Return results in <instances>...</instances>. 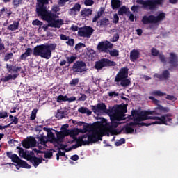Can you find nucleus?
<instances>
[{
  "instance_id": "nucleus-22",
  "label": "nucleus",
  "mask_w": 178,
  "mask_h": 178,
  "mask_svg": "<svg viewBox=\"0 0 178 178\" xmlns=\"http://www.w3.org/2000/svg\"><path fill=\"white\" fill-rule=\"evenodd\" d=\"M170 57H169V64L176 67L178 66V57L175 53H170Z\"/></svg>"
},
{
  "instance_id": "nucleus-24",
  "label": "nucleus",
  "mask_w": 178,
  "mask_h": 178,
  "mask_svg": "<svg viewBox=\"0 0 178 178\" xmlns=\"http://www.w3.org/2000/svg\"><path fill=\"white\" fill-rule=\"evenodd\" d=\"M118 9L119 10H118V14L116 15L119 16H123V15H128L129 13H131L129 8H127L125 6H122L120 8Z\"/></svg>"
},
{
  "instance_id": "nucleus-41",
  "label": "nucleus",
  "mask_w": 178,
  "mask_h": 178,
  "mask_svg": "<svg viewBox=\"0 0 178 178\" xmlns=\"http://www.w3.org/2000/svg\"><path fill=\"white\" fill-rule=\"evenodd\" d=\"M64 115H65V111L57 110V113H56L55 117L58 120H61V119H63V118H65Z\"/></svg>"
},
{
  "instance_id": "nucleus-25",
  "label": "nucleus",
  "mask_w": 178,
  "mask_h": 178,
  "mask_svg": "<svg viewBox=\"0 0 178 178\" xmlns=\"http://www.w3.org/2000/svg\"><path fill=\"white\" fill-rule=\"evenodd\" d=\"M95 22H97V26H100L102 28L107 27V26L110 24V21L108 20V18H106V17L100 19V21H98V22L97 21Z\"/></svg>"
},
{
  "instance_id": "nucleus-46",
  "label": "nucleus",
  "mask_w": 178,
  "mask_h": 178,
  "mask_svg": "<svg viewBox=\"0 0 178 178\" xmlns=\"http://www.w3.org/2000/svg\"><path fill=\"white\" fill-rule=\"evenodd\" d=\"M12 58H13V53H7L4 56V62H7Z\"/></svg>"
},
{
  "instance_id": "nucleus-59",
  "label": "nucleus",
  "mask_w": 178,
  "mask_h": 178,
  "mask_svg": "<svg viewBox=\"0 0 178 178\" xmlns=\"http://www.w3.org/2000/svg\"><path fill=\"white\" fill-rule=\"evenodd\" d=\"M138 10H140V6L134 5L131 7V10L134 13H137Z\"/></svg>"
},
{
  "instance_id": "nucleus-55",
  "label": "nucleus",
  "mask_w": 178,
  "mask_h": 178,
  "mask_svg": "<svg viewBox=\"0 0 178 178\" xmlns=\"http://www.w3.org/2000/svg\"><path fill=\"white\" fill-rule=\"evenodd\" d=\"M125 143V140L124 138H120V140L116 141V143H115V145H116V147H120V145H123Z\"/></svg>"
},
{
  "instance_id": "nucleus-21",
  "label": "nucleus",
  "mask_w": 178,
  "mask_h": 178,
  "mask_svg": "<svg viewBox=\"0 0 178 178\" xmlns=\"http://www.w3.org/2000/svg\"><path fill=\"white\" fill-rule=\"evenodd\" d=\"M79 12H81V4L75 3V6L69 9V15L76 16Z\"/></svg>"
},
{
  "instance_id": "nucleus-5",
  "label": "nucleus",
  "mask_w": 178,
  "mask_h": 178,
  "mask_svg": "<svg viewBox=\"0 0 178 178\" xmlns=\"http://www.w3.org/2000/svg\"><path fill=\"white\" fill-rule=\"evenodd\" d=\"M104 132V129L99 130L94 129L91 134H86L85 135H82L79 136V140L78 143H90L94 144L98 141L103 140V133Z\"/></svg>"
},
{
  "instance_id": "nucleus-3",
  "label": "nucleus",
  "mask_w": 178,
  "mask_h": 178,
  "mask_svg": "<svg viewBox=\"0 0 178 178\" xmlns=\"http://www.w3.org/2000/svg\"><path fill=\"white\" fill-rule=\"evenodd\" d=\"M127 112L126 107L122 106H115L108 111V115L110 116V121L111 123L108 126V129H115L119 126V122L121 120H124V113Z\"/></svg>"
},
{
  "instance_id": "nucleus-50",
  "label": "nucleus",
  "mask_w": 178,
  "mask_h": 178,
  "mask_svg": "<svg viewBox=\"0 0 178 178\" xmlns=\"http://www.w3.org/2000/svg\"><path fill=\"white\" fill-rule=\"evenodd\" d=\"M108 131H110L111 135L114 136L119 135L121 133V131H119L118 129H108Z\"/></svg>"
},
{
  "instance_id": "nucleus-44",
  "label": "nucleus",
  "mask_w": 178,
  "mask_h": 178,
  "mask_svg": "<svg viewBox=\"0 0 178 178\" xmlns=\"http://www.w3.org/2000/svg\"><path fill=\"white\" fill-rule=\"evenodd\" d=\"M45 138H48L49 140H57V138H56V136H54V134H53V132L47 134V136H45Z\"/></svg>"
},
{
  "instance_id": "nucleus-38",
  "label": "nucleus",
  "mask_w": 178,
  "mask_h": 178,
  "mask_svg": "<svg viewBox=\"0 0 178 178\" xmlns=\"http://www.w3.org/2000/svg\"><path fill=\"white\" fill-rule=\"evenodd\" d=\"M107 53L110 55L111 57H118L119 56V50L113 49V50H107Z\"/></svg>"
},
{
  "instance_id": "nucleus-36",
  "label": "nucleus",
  "mask_w": 178,
  "mask_h": 178,
  "mask_svg": "<svg viewBox=\"0 0 178 178\" xmlns=\"http://www.w3.org/2000/svg\"><path fill=\"white\" fill-rule=\"evenodd\" d=\"M49 1L50 0H37V8L47 7L46 6L48 5Z\"/></svg>"
},
{
  "instance_id": "nucleus-52",
  "label": "nucleus",
  "mask_w": 178,
  "mask_h": 178,
  "mask_svg": "<svg viewBox=\"0 0 178 178\" xmlns=\"http://www.w3.org/2000/svg\"><path fill=\"white\" fill-rule=\"evenodd\" d=\"M32 25L38 26L41 27V26H42V22H41L38 19H35V20L32 21Z\"/></svg>"
},
{
  "instance_id": "nucleus-43",
  "label": "nucleus",
  "mask_w": 178,
  "mask_h": 178,
  "mask_svg": "<svg viewBox=\"0 0 178 178\" xmlns=\"http://www.w3.org/2000/svg\"><path fill=\"white\" fill-rule=\"evenodd\" d=\"M152 96L154 97H164L166 96V93H163V92L160 90H154L152 92Z\"/></svg>"
},
{
  "instance_id": "nucleus-20",
  "label": "nucleus",
  "mask_w": 178,
  "mask_h": 178,
  "mask_svg": "<svg viewBox=\"0 0 178 178\" xmlns=\"http://www.w3.org/2000/svg\"><path fill=\"white\" fill-rule=\"evenodd\" d=\"M59 133H64V132H67V134H69V136H70V137H73V136H76L79 134V133H86V131L81 129H73L72 131L70 130H63L61 131H58Z\"/></svg>"
},
{
  "instance_id": "nucleus-53",
  "label": "nucleus",
  "mask_w": 178,
  "mask_h": 178,
  "mask_svg": "<svg viewBox=\"0 0 178 178\" xmlns=\"http://www.w3.org/2000/svg\"><path fill=\"white\" fill-rule=\"evenodd\" d=\"M85 44L83 43H78L77 44L75 45V50L79 51L82 48H85Z\"/></svg>"
},
{
  "instance_id": "nucleus-7",
  "label": "nucleus",
  "mask_w": 178,
  "mask_h": 178,
  "mask_svg": "<svg viewBox=\"0 0 178 178\" xmlns=\"http://www.w3.org/2000/svg\"><path fill=\"white\" fill-rule=\"evenodd\" d=\"M148 99L152 100V102L156 104L157 107L154 108V111H143V112H141V114L151 115H161V114L169 113V111H170L169 108L163 107L161 105H160V101L154 98V97L149 96L148 97Z\"/></svg>"
},
{
  "instance_id": "nucleus-19",
  "label": "nucleus",
  "mask_w": 178,
  "mask_h": 178,
  "mask_svg": "<svg viewBox=\"0 0 178 178\" xmlns=\"http://www.w3.org/2000/svg\"><path fill=\"white\" fill-rule=\"evenodd\" d=\"M154 77L159 79L160 81L168 80L170 77V73L169 72V70H165L160 74H154Z\"/></svg>"
},
{
  "instance_id": "nucleus-62",
  "label": "nucleus",
  "mask_w": 178,
  "mask_h": 178,
  "mask_svg": "<svg viewBox=\"0 0 178 178\" xmlns=\"http://www.w3.org/2000/svg\"><path fill=\"white\" fill-rule=\"evenodd\" d=\"M81 97L78 99L79 102H85L86 100V95L85 94L80 93Z\"/></svg>"
},
{
  "instance_id": "nucleus-32",
  "label": "nucleus",
  "mask_w": 178,
  "mask_h": 178,
  "mask_svg": "<svg viewBox=\"0 0 178 178\" xmlns=\"http://www.w3.org/2000/svg\"><path fill=\"white\" fill-rule=\"evenodd\" d=\"M66 60H65L66 62H67V66H66L67 67H69V65L74 64V63H76L74 61L76 60V56H73V55H70V56H65Z\"/></svg>"
},
{
  "instance_id": "nucleus-48",
  "label": "nucleus",
  "mask_w": 178,
  "mask_h": 178,
  "mask_svg": "<svg viewBox=\"0 0 178 178\" xmlns=\"http://www.w3.org/2000/svg\"><path fill=\"white\" fill-rule=\"evenodd\" d=\"M22 2V0H13V1H12V5H13V7L15 8L19 7V5H21Z\"/></svg>"
},
{
  "instance_id": "nucleus-33",
  "label": "nucleus",
  "mask_w": 178,
  "mask_h": 178,
  "mask_svg": "<svg viewBox=\"0 0 178 178\" xmlns=\"http://www.w3.org/2000/svg\"><path fill=\"white\" fill-rule=\"evenodd\" d=\"M3 13H6L7 18H10V16L13 13L12 10H10V8L7 7H3V8L0 10V17H1V15H3Z\"/></svg>"
},
{
  "instance_id": "nucleus-39",
  "label": "nucleus",
  "mask_w": 178,
  "mask_h": 178,
  "mask_svg": "<svg viewBox=\"0 0 178 178\" xmlns=\"http://www.w3.org/2000/svg\"><path fill=\"white\" fill-rule=\"evenodd\" d=\"M67 96L63 95H60L57 97L56 102L57 103H63V102H66V100L67 99Z\"/></svg>"
},
{
  "instance_id": "nucleus-11",
  "label": "nucleus",
  "mask_w": 178,
  "mask_h": 178,
  "mask_svg": "<svg viewBox=\"0 0 178 178\" xmlns=\"http://www.w3.org/2000/svg\"><path fill=\"white\" fill-rule=\"evenodd\" d=\"M7 158L12 160V162L16 163L17 166L22 168L31 169V165L26 161L20 160L17 154H13L12 152H6Z\"/></svg>"
},
{
  "instance_id": "nucleus-14",
  "label": "nucleus",
  "mask_w": 178,
  "mask_h": 178,
  "mask_svg": "<svg viewBox=\"0 0 178 178\" xmlns=\"http://www.w3.org/2000/svg\"><path fill=\"white\" fill-rule=\"evenodd\" d=\"M72 70L75 72L83 73L86 72V65L85 64V62L82 60H78L73 63Z\"/></svg>"
},
{
  "instance_id": "nucleus-12",
  "label": "nucleus",
  "mask_w": 178,
  "mask_h": 178,
  "mask_svg": "<svg viewBox=\"0 0 178 178\" xmlns=\"http://www.w3.org/2000/svg\"><path fill=\"white\" fill-rule=\"evenodd\" d=\"M116 66V62L111 61L108 58H102L99 60L95 62L94 68L97 70H101L104 67H110Z\"/></svg>"
},
{
  "instance_id": "nucleus-28",
  "label": "nucleus",
  "mask_w": 178,
  "mask_h": 178,
  "mask_svg": "<svg viewBox=\"0 0 178 178\" xmlns=\"http://www.w3.org/2000/svg\"><path fill=\"white\" fill-rule=\"evenodd\" d=\"M92 15V10L91 8H83L81 10V17H89Z\"/></svg>"
},
{
  "instance_id": "nucleus-6",
  "label": "nucleus",
  "mask_w": 178,
  "mask_h": 178,
  "mask_svg": "<svg viewBox=\"0 0 178 178\" xmlns=\"http://www.w3.org/2000/svg\"><path fill=\"white\" fill-rule=\"evenodd\" d=\"M6 70L10 74L0 79L3 83H6L11 80H15L17 76H19V72H22V67L12 64H6Z\"/></svg>"
},
{
  "instance_id": "nucleus-31",
  "label": "nucleus",
  "mask_w": 178,
  "mask_h": 178,
  "mask_svg": "<svg viewBox=\"0 0 178 178\" xmlns=\"http://www.w3.org/2000/svg\"><path fill=\"white\" fill-rule=\"evenodd\" d=\"M103 14H104V8L102 7L100 8V10L97 12V15L94 16V18H92V23L97 22V21H98V19H99L101 16H103Z\"/></svg>"
},
{
  "instance_id": "nucleus-2",
  "label": "nucleus",
  "mask_w": 178,
  "mask_h": 178,
  "mask_svg": "<svg viewBox=\"0 0 178 178\" xmlns=\"http://www.w3.org/2000/svg\"><path fill=\"white\" fill-rule=\"evenodd\" d=\"M37 15L47 23L51 28L60 29L63 25V19H56L58 16L56 14L49 12L47 10V7H37Z\"/></svg>"
},
{
  "instance_id": "nucleus-64",
  "label": "nucleus",
  "mask_w": 178,
  "mask_h": 178,
  "mask_svg": "<svg viewBox=\"0 0 178 178\" xmlns=\"http://www.w3.org/2000/svg\"><path fill=\"white\" fill-rule=\"evenodd\" d=\"M166 99L172 102H175L176 100V98L173 95H166Z\"/></svg>"
},
{
  "instance_id": "nucleus-51",
  "label": "nucleus",
  "mask_w": 178,
  "mask_h": 178,
  "mask_svg": "<svg viewBox=\"0 0 178 178\" xmlns=\"http://www.w3.org/2000/svg\"><path fill=\"white\" fill-rule=\"evenodd\" d=\"M83 5H85V6H91L94 5V1L93 0H85L83 1Z\"/></svg>"
},
{
  "instance_id": "nucleus-8",
  "label": "nucleus",
  "mask_w": 178,
  "mask_h": 178,
  "mask_svg": "<svg viewBox=\"0 0 178 178\" xmlns=\"http://www.w3.org/2000/svg\"><path fill=\"white\" fill-rule=\"evenodd\" d=\"M129 69L128 67H124L120 68L119 70V72L116 74L115 78V82L119 83L120 82V86L122 87H127L131 84V81L127 78H128V72Z\"/></svg>"
},
{
  "instance_id": "nucleus-63",
  "label": "nucleus",
  "mask_w": 178,
  "mask_h": 178,
  "mask_svg": "<svg viewBox=\"0 0 178 178\" xmlns=\"http://www.w3.org/2000/svg\"><path fill=\"white\" fill-rule=\"evenodd\" d=\"M59 7H61L60 6H53V8H51V10L53 13H56L60 11Z\"/></svg>"
},
{
  "instance_id": "nucleus-35",
  "label": "nucleus",
  "mask_w": 178,
  "mask_h": 178,
  "mask_svg": "<svg viewBox=\"0 0 178 178\" xmlns=\"http://www.w3.org/2000/svg\"><path fill=\"white\" fill-rule=\"evenodd\" d=\"M78 112L79 113L86 114V115H88V116H90L92 114V112L90 111V110L88 108H87L86 107H81V108H78Z\"/></svg>"
},
{
  "instance_id": "nucleus-42",
  "label": "nucleus",
  "mask_w": 178,
  "mask_h": 178,
  "mask_svg": "<svg viewBox=\"0 0 178 178\" xmlns=\"http://www.w3.org/2000/svg\"><path fill=\"white\" fill-rule=\"evenodd\" d=\"M90 144H92V143H82V142H78V143H76V145H72V147H70V148L75 149L79 147H82V145H89Z\"/></svg>"
},
{
  "instance_id": "nucleus-4",
  "label": "nucleus",
  "mask_w": 178,
  "mask_h": 178,
  "mask_svg": "<svg viewBox=\"0 0 178 178\" xmlns=\"http://www.w3.org/2000/svg\"><path fill=\"white\" fill-rule=\"evenodd\" d=\"M56 45L53 43H44L37 45L32 50V54L35 56H40L44 59L49 60L51 58L52 52L56 50Z\"/></svg>"
},
{
  "instance_id": "nucleus-26",
  "label": "nucleus",
  "mask_w": 178,
  "mask_h": 178,
  "mask_svg": "<svg viewBox=\"0 0 178 178\" xmlns=\"http://www.w3.org/2000/svg\"><path fill=\"white\" fill-rule=\"evenodd\" d=\"M38 139V141L40 142V144L41 145L45 146L47 142H53V141H57V140H50L47 138L45 137V136L41 134L38 137H37Z\"/></svg>"
},
{
  "instance_id": "nucleus-9",
  "label": "nucleus",
  "mask_w": 178,
  "mask_h": 178,
  "mask_svg": "<svg viewBox=\"0 0 178 178\" xmlns=\"http://www.w3.org/2000/svg\"><path fill=\"white\" fill-rule=\"evenodd\" d=\"M136 4L143 5V8L149 10H155L158 6H162L164 3V0H136Z\"/></svg>"
},
{
  "instance_id": "nucleus-1",
  "label": "nucleus",
  "mask_w": 178,
  "mask_h": 178,
  "mask_svg": "<svg viewBox=\"0 0 178 178\" xmlns=\"http://www.w3.org/2000/svg\"><path fill=\"white\" fill-rule=\"evenodd\" d=\"M149 114L141 113L139 115H134V121L129 122V126H143L148 127L153 124H164L168 125V123L172 124V114L168 113L161 117L149 116Z\"/></svg>"
},
{
  "instance_id": "nucleus-60",
  "label": "nucleus",
  "mask_w": 178,
  "mask_h": 178,
  "mask_svg": "<svg viewBox=\"0 0 178 178\" xmlns=\"http://www.w3.org/2000/svg\"><path fill=\"white\" fill-rule=\"evenodd\" d=\"M74 44V40L72 38L69 39V40L66 42V44H67V46L69 47H73Z\"/></svg>"
},
{
  "instance_id": "nucleus-10",
  "label": "nucleus",
  "mask_w": 178,
  "mask_h": 178,
  "mask_svg": "<svg viewBox=\"0 0 178 178\" xmlns=\"http://www.w3.org/2000/svg\"><path fill=\"white\" fill-rule=\"evenodd\" d=\"M164 18H166V14H164V13H160V14L157 15V16L152 15L143 16L141 22L144 25H147L149 24H157L164 20Z\"/></svg>"
},
{
  "instance_id": "nucleus-34",
  "label": "nucleus",
  "mask_w": 178,
  "mask_h": 178,
  "mask_svg": "<svg viewBox=\"0 0 178 178\" xmlns=\"http://www.w3.org/2000/svg\"><path fill=\"white\" fill-rule=\"evenodd\" d=\"M111 9L113 10L118 9L119 8H121L120 0H111Z\"/></svg>"
},
{
  "instance_id": "nucleus-40",
  "label": "nucleus",
  "mask_w": 178,
  "mask_h": 178,
  "mask_svg": "<svg viewBox=\"0 0 178 178\" xmlns=\"http://www.w3.org/2000/svg\"><path fill=\"white\" fill-rule=\"evenodd\" d=\"M93 129V126L91 124H83V129L82 131L85 132L92 131Z\"/></svg>"
},
{
  "instance_id": "nucleus-30",
  "label": "nucleus",
  "mask_w": 178,
  "mask_h": 178,
  "mask_svg": "<svg viewBox=\"0 0 178 178\" xmlns=\"http://www.w3.org/2000/svg\"><path fill=\"white\" fill-rule=\"evenodd\" d=\"M56 135L57 136V141L58 142H61V140H63L65 137L70 136L67 131H64V132L57 131Z\"/></svg>"
},
{
  "instance_id": "nucleus-16",
  "label": "nucleus",
  "mask_w": 178,
  "mask_h": 178,
  "mask_svg": "<svg viewBox=\"0 0 178 178\" xmlns=\"http://www.w3.org/2000/svg\"><path fill=\"white\" fill-rule=\"evenodd\" d=\"M37 145V140L33 137H29L22 142V146L25 149L34 147Z\"/></svg>"
},
{
  "instance_id": "nucleus-47",
  "label": "nucleus",
  "mask_w": 178,
  "mask_h": 178,
  "mask_svg": "<svg viewBox=\"0 0 178 178\" xmlns=\"http://www.w3.org/2000/svg\"><path fill=\"white\" fill-rule=\"evenodd\" d=\"M38 112V110L35 108L32 110V112L31 113V120H34L35 118H37V113Z\"/></svg>"
},
{
  "instance_id": "nucleus-45",
  "label": "nucleus",
  "mask_w": 178,
  "mask_h": 178,
  "mask_svg": "<svg viewBox=\"0 0 178 178\" xmlns=\"http://www.w3.org/2000/svg\"><path fill=\"white\" fill-rule=\"evenodd\" d=\"M79 83V79H73L70 82H69V85L72 87L76 86L78 83Z\"/></svg>"
},
{
  "instance_id": "nucleus-37",
  "label": "nucleus",
  "mask_w": 178,
  "mask_h": 178,
  "mask_svg": "<svg viewBox=\"0 0 178 178\" xmlns=\"http://www.w3.org/2000/svg\"><path fill=\"white\" fill-rule=\"evenodd\" d=\"M134 125H129V123L127 124V126H124V133L127 134H132L134 131V128L131 127H134Z\"/></svg>"
},
{
  "instance_id": "nucleus-54",
  "label": "nucleus",
  "mask_w": 178,
  "mask_h": 178,
  "mask_svg": "<svg viewBox=\"0 0 178 178\" xmlns=\"http://www.w3.org/2000/svg\"><path fill=\"white\" fill-rule=\"evenodd\" d=\"M10 122H10V125H12V124H17V123L19 122V119L17 118V117H15V118H12V119H10Z\"/></svg>"
},
{
  "instance_id": "nucleus-58",
  "label": "nucleus",
  "mask_w": 178,
  "mask_h": 178,
  "mask_svg": "<svg viewBox=\"0 0 178 178\" xmlns=\"http://www.w3.org/2000/svg\"><path fill=\"white\" fill-rule=\"evenodd\" d=\"M113 23H119V17L118 16V14L113 15Z\"/></svg>"
},
{
  "instance_id": "nucleus-18",
  "label": "nucleus",
  "mask_w": 178,
  "mask_h": 178,
  "mask_svg": "<svg viewBox=\"0 0 178 178\" xmlns=\"http://www.w3.org/2000/svg\"><path fill=\"white\" fill-rule=\"evenodd\" d=\"M91 110L94 113H97L100 111L106 112L107 110V106H106L104 103H98L97 104V106H91Z\"/></svg>"
},
{
  "instance_id": "nucleus-27",
  "label": "nucleus",
  "mask_w": 178,
  "mask_h": 178,
  "mask_svg": "<svg viewBox=\"0 0 178 178\" xmlns=\"http://www.w3.org/2000/svg\"><path fill=\"white\" fill-rule=\"evenodd\" d=\"M31 54H32V49L27 48L26 51H25V53L22 54V55H20V57H19V59L20 60H26V58H28L29 56H31Z\"/></svg>"
},
{
  "instance_id": "nucleus-49",
  "label": "nucleus",
  "mask_w": 178,
  "mask_h": 178,
  "mask_svg": "<svg viewBox=\"0 0 178 178\" xmlns=\"http://www.w3.org/2000/svg\"><path fill=\"white\" fill-rule=\"evenodd\" d=\"M70 0H58L57 1V4L60 6V7H63L65 6V5H66V3L69 2Z\"/></svg>"
},
{
  "instance_id": "nucleus-57",
  "label": "nucleus",
  "mask_w": 178,
  "mask_h": 178,
  "mask_svg": "<svg viewBox=\"0 0 178 178\" xmlns=\"http://www.w3.org/2000/svg\"><path fill=\"white\" fill-rule=\"evenodd\" d=\"M9 115L6 111H0V119H4L8 118Z\"/></svg>"
},
{
  "instance_id": "nucleus-17",
  "label": "nucleus",
  "mask_w": 178,
  "mask_h": 178,
  "mask_svg": "<svg viewBox=\"0 0 178 178\" xmlns=\"http://www.w3.org/2000/svg\"><path fill=\"white\" fill-rule=\"evenodd\" d=\"M25 159L31 162V163L33 165V167H35V168H37V167H38V165L42 163V161H45L42 158H38L37 156H31L30 155H28V158H25Z\"/></svg>"
},
{
  "instance_id": "nucleus-13",
  "label": "nucleus",
  "mask_w": 178,
  "mask_h": 178,
  "mask_svg": "<svg viewBox=\"0 0 178 178\" xmlns=\"http://www.w3.org/2000/svg\"><path fill=\"white\" fill-rule=\"evenodd\" d=\"M93 32L94 29L92 27L85 26L79 28V31H78V35L82 38H90Z\"/></svg>"
},
{
  "instance_id": "nucleus-29",
  "label": "nucleus",
  "mask_w": 178,
  "mask_h": 178,
  "mask_svg": "<svg viewBox=\"0 0 178 178\" xmlns=\"http://www.w3.org/2000/svg\"><path fill=\"white\" fill-rule=\"evenodd\" d=\"M19 23L18 21H13V24H11L7 26V30L10 31H15L19 29Z\"/></svg>"
},
{
  "instance_id": "nucleus-61",
  "label": "nucleus",
  "mask_w": 178,
  "mask_h": 178,
  "mask_svg": "<svg viewBox=\"0 0 178 178\" xmlns=\"http://www.w3.org/2000/svg\"><path fill=\"white\" fill-rule=\"evenodd\" d=\"M152 56H158L159 55V50L156 49V48L152 49Z\"/></svg>"
},
{
  "instance_id": "nucleus-56",
  "label": "nucleus",
  "mask_w": 178,
  "mask_h": 178,
  "mask_svg": "<svg viewBox=\"0 0 178 178\" xmlns=\"http://www.w3.org/2000/svg\"><path fill=\"white\" fill-rule=\"evenodd\" d=\"M42 154H44V158L45 159H51V157L53 156V152H47Z\"/></svg>"
},
{
  "instance_id": "nucleus-15",
  "label": "nucleus",
  "mask_w": 178,
  "mask_h": 178,
  "mask_svg": "<svg viewBox=\"0 0 178 178\" xmlns=\"http://www.w3.org/2000/svg\"><path fill=\"white\" fill-rule=\"evenodd\" d=\"M113 48V44L108 41L102 42L97 45V49L102 53H107L108 49Z\"/></svg>"
},
{
  "instance_id": "nucleus-23",
  "label": "nucleus",
  "mask_w": 178,
  "mask_h": 178,
  "mask_svg": "<svg viewBox=\"0 0 178 178\" xmlns=\"http://www.w3.org/2000/svg\"><path fill=\"white\" fill-rule=\"evenodd\" d=\"M138 58H140V51L136 49L131 51L129 55V59L131 60V62H135Z\"/></svg>"
}]
</instances>
